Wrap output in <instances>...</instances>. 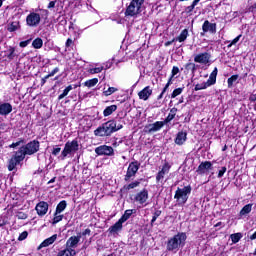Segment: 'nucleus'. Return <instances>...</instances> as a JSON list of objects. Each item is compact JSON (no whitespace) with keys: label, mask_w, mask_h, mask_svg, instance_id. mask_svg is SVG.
<instances>
[{"label":"nucleus","mask_w":256,"mask_h":256,"mask_svg":"<svg viewBox=\"0 0 256 256\" xmlns=\"http://www.w3.org/2000/svg\"><path fill=\"white\" fill-rule=\"evenodd\" d=\"M94 135L96 137H111L104 123L94 131Z\"/></svg>","instance_id":"obj_20"},{"label":"nucleus","mask_w":256,"mask_h":256,"mask_svg":"<svg viewBox=\"0 0 256 256\" xmlns=\"http://www.w3.org/2000/svg\"><path fill=\"white\" fill-rule=\"evenodd\" d=\"M21 143H23V140H20V141H18L16 143H12L9 147L11 149H15V147H19V145H21Z\"/></svg>","instance_id":"obj_53"},{"label":"nucleus","mask_w":256,"mask_h":256,"mask_svg":"<svg viewBox=\"0 0 256 256\" xmlns=\"http://www.w3.org/2000/svg\"><path fill=\"white\" fill-rule=\"evenodd\" d=\"M13 111V105L9 102H4L0 104V115L2 117H7Z\"/></svg>","instance_id":"obj_17"},{"label":"nucleus","mask_w":256,"mask_h":256,"mask_svg":"<svg viewBox=\"0 0 256 256\" xmlns=\"http://www.w3.org/2000/svg\"><path fill=\"white\" fill-rule=\"evenodd\" d=\"M18 217H19L20 219H25V218L27 217V215H26L25 213L20 212V213L18 214Z\"/></svg>","instance_id":"obj_60"},{"label":"nucleus","mask_w":256,"mask_h":256,"mask_svg":"<svg viewBox=\"0 0 256 256\" xmlns=\"http://www.w3.org/2000/svg\"><path fill=\"white\" fill-rule=\"evenodd\" d=\"M191 195V186H184L183 188H177L174 199L178 205H185Z\"/></svg>","instance_id":"obj_3"},{"label":"nucleus","mask_w":256,"mask_h":256,"mask_svg":"<svg viewBox=\"0 0 256 256\" xmlns=\"http://www.w3.org/2000/svg\"><path fill=\"white\" fill-rule=\"evenodd\" d=\"M151 95H153V89H151V86H146L138 93L139 99H142L143 101H147Z\"/></svg>","instance_id":"obj_22"},{"label":"nucleus","mask_w":256,"mask_h":256,"mask_svg":"<svg viewBox=\"0 0 256 256\" xmlns=\"http://www.w3.org/2000/svg\"><path fill=\"white\" fill-rule=\"evenodd\" d=\"M195 5L192 3V5L186 7V13H192L193 9H195Z\"/></svg>","instance_id":"obj_55"},{"label":"nucleus","mask_w":256,"mask_h":256,"mask_svg":"<svg viewBox=\"0 0 256 256\" xmlns=\"http://www.w3.org/2000/svg\"><path fill=\"white\" fill-rule=\"evenodd\" d=\"M95 153L98 155L111 156V155H113L114 150H113V147H111V146L102 145L95 149Z\"/></svg>","instance_id":"obj_13"},{"label":"nucleus","mask_w":256,"mask_h":256,"mask_svg":"<svg viewBox=\"0 0 256 256\" xmlns=\"http://www.w3.org/2000/svg\"><path fill=\"white\" fill-rule=\"evenodd\" d=\"M82 235H91V229L87 228L85 231L82 232Z\"/></svg>","instance_id":"obj_59"},{"label":"nucleus","mask_w":256,"mask_h":256,"mask_svg":"<svg viewBox=\"0 0 256 256\" xmlns=\"http://www.w3.org/2000/svg\"><path fill=\"white\" fill-rule=\"evenodd\" d=\"M31 43V39H28L26 41H22L19 43L20 47L24 48L27 47V45H29Z\"/></svg>","instance_id":"obj_49"},{"label":"nucleus","mask_w":256,"mask_h":256,"mask_svg":"<svg viewBox=\"0 0 256 256\" xmlns=\"http://www.w3.org/2000/svg\"><path fill=\"white\" fill-rule=\"evenodd\" d=\"M140 166H141V164H139V162H137V161L131 162L128 166L124 180L129 181V179H131V177H135V175H137V171H139Z\"/></svg>","instance_id":"obj_8"},{"label":"nucleus","mask_w":256,"mask_h":256,"mask_svg":"<svg viewBox=\"0 0 256 256\" xmlns=\"http://www.w3.org/2000/svg\"><path fill=\"white\" fill-rule=\"evenodd\" d=\"M143 3H145V0H132L125 11V16L135 17V15H139L145 9Z\"/></svg>","instance_id":"obj_2"},{"label":"nucleus","mask_w":256,"mask_h":256,"mask_svg":"<svg viewBox=\"0 0 256 256\" xmlns=\"http://www.w3.org/2000/svg\"><path fill=\"white\" fill-rule=\"evenodd\" d=\"M139 185H141V181L136 180V181H134V182H132L130 184L124 185L123 189L125 191H131V189H136V187H139Z\"/></svg>","instance_id":"obj_30"},{"label":"nucleus","mask_w":256,"mask_h":256,"mask_svg":"<svg viewBox=\"0 0 256 256\" xmlns=\"http://www.w3.org/2000/svg\"><path fill=\"white\" fill-rule=\"evenodd\" d=\"M186 241L187 234L185 232H179L178 234L174 235L172 238L168 240L167 251L177 253L179 249H183V247H185Z\"/></svg>","instance_id":"obj_1"},{"label":"nucleus","mask_w":256,"mask_h":256,"mask_svg":"<svg viewBox=\"0 0 256 256\" xmlns=\"http://www.w3.org/2000/svg\"><path fill=\"white\" fill-rule=\"evenodd\" d=\"M116 91H119V89L115 87H109L107 90L103 92V94L105 95V97H109V95H113V93H116Z\"/></svg>","instance_id":"obj_40"},{"label":"nucleus","mask_w":256,"mask_h":256,"mask_svg":"<svg viewBox=\"0 0 256 256\" xmlns=\"http://www.w3.org/2000/svg\"><path fill=\"white\" fill-rule=\"evenodd\" d=\"M159 215H161V211H156L153 215V218L151 220V223H155V221H157V217H159Z\"/></svg>","instance_id":"obj_50"},{"label":"nucleus","mask_w":256,"mask_h":256,"mask_svg":"<svg viewBox=\"0 0 256 256\" xmlns=\"http://www.w3.org/2000/svg\"><path fill=\"white\" fill-rule=\"evenodd\" d=\"M32 47H34V49H41V47H43V39H41V38H36V39L32 42Z\"/></svg>","instance_id":"obj_35"},{"label":"nucleus","mask_w":256,"mask_h":256,"mask_svg":"<svg viewBox=\"0 0 256 256\" xmlns=\"http://www.w3.org/2000/svg\"><path fill=\"white\" fill-rule=\"evenodd\" d=\"M7 29L10 33L19 31V29H21V23L19 21H14L8 25Z\"/></svg>","instance_id":"obj_26"},{"label":"nucleus","mask_w":256,"mask_h":256,"mask_svg":"<svg viewBox=\"0 0 256 256\" xmlns=\"http://www.w3.org/2000/svg\"><path fill=\"white\" fill-rule=\"evenodd\" d=\"M55 7H59V1L58 0H54L49 2L48 4V9H55Z\"/></svg>","instance_id":"obj_45"},{"label":"nucleus","mask_w":256,"mask_h":256,"mask_svg":"<svg viewBox=\"0 0 256 256\" xmlns=\"http://www.w3.org/2000/svg\"><path fill=\"white\" fill-rule=\"evenodd\" d=\"M202 31L204 33H217V24L206 20L202 25Z\"/></svg>","instance_id":"obj_16"},{"label":"nucleus","mask_w":256,"mask_h":256,"mask_svg":"<svg viewBox=\"0 0 256 256\" xmlns=\"http://www.w3.org/2000/svg\"><path fill=\"white\" fill-rule=\"evenodd\" d=\"M185 141H187V132H178L176 139H175V143L176 145H183V143H185Z\"/></svg>","instance_id":"obj_25"},{"label":"nucleus","mask_w":256,"mask_h":256,"mask_svg":"<svg viewBox=\"0 0 256 256\" xmlns=\"http://www.w3.org/2000/svg\"><path fill=\"white\" fill-rule=\"evenodd\" d=\"M8 51L9 53L7 54V57L10 61H13V59H15V49L10 47Z\"/></svg>","instance_id":"obj_44"},{"label":"nucleus","mask_w":256,"mask_h":256,"mask_svg":"<svg viewBox=\"0 0 256 256\" xmlns=\"http://www.w3.org/2000/svg\"><path fill=\"white\" fill-rule=\"evenodd\" d=\"M29 236V232L24 231L22 232L19 237H18V241H25V239Z\"/></svg>","instance_id":"obj_46"},{"label":"nucleus","mask_w":256,"mask_h":256,"mask_svg":"<svg viewBox=\"0 0 256 256\" xmlns=\"http://www.w3.org/2000/svg\"><path fill=\"white\" fill-rule=\"evenodd\" d=\"M101 71H103V66L96 67V68H90L88 70V73H90L91 75H95L97 73H101Z\"/></svg>","instance_id":"obj_42"},{"label":"nucleus","mask_w":256,"mask_h":256,"mask_svg":"<svg viewBox=\"0 0 256 256\" xmlns=\"http://www.w3.org/2000/svg\"><path fill=\"white\" fill-rule=\"evenodd\" d=\"M50 77H47V75L44 77V78H42V83L44 84V83H46L47 82V79H49Z\"/></svg>","instance_id":"obj_63"},{"label":"nucleus","mask_w":256,"mask_h":256,"mask_svg":"<svg viewBox=\"0 0 256 256\" xmlns=\"http://www.w3.org/2000/svg\"><path fill=\"white\" fill-rule=\"evenodd\" d=\"M136 203H139V205H145L147 203V199H149V192L147 190H142L135 196Z\"/></svg>","instance_id":"obj_12"},{"label":"nucleus","mask_w":256,"mask_h":256,"mask_svg":"<svg viewBox=\"0 0 256 256\" xmlns=\"http://www.w3.org/2000/svg\"><path fill=\"white\" fill-rule=\"evenodd\" d=\"M67 209V201L62 200L56 207L57 213H63V210Z\"/></svg>","instance_id":"obj_34"},{"label":"nucleus","mask_w":256,"mask_h":256,"mask_svg":"<svg viewBox=\"0 0 256 256\" xmlns=\"http://www.w3.org/2000/svg\"><path fill=\"white\" fill-rule=\"evenodd\" d=\"M225 173H227V167H222L219 172H218V178L221 179V177H223V175H225Z\"/></svg>","instance_id":"obj_47"},{"label":"nucleus","mask_w":256,"mask_h":256,"mask_svg":"<svg viewBox=\"0 0 256 256\" xmlns=\"http://www.w3.org/2000/svg\"><path fill=\"white\" fill-rule=\"evenodd\" d=\"M24 149L26 155H34V153H37L39 151V141H31L25 146H22Z\"/></svg>","instance_id":"obj_9"},{"label":"nucleus","mask_w":256,"mask_h":256,"mask_svg":"<svg viewBox=\"0 0 256 256\" xmlns=\"http://www.w3.org/2000/svg\"><path fill=\"white\" fill-rule=\"evenodd\" d=\"M59 221H63V215H61V213L55 212L53 223L56 224L59 223Z\"/></svg>","instance_id":"obj_43"},{"label":"nucleus","mask_w":256,"mask_h":256,"mask_svg":"<svg viewBox=\"0 0 256 256\" xmlns=\"http://www.w3.org/2000/svg\"><path fill=\"white\" fill-rule=\"evenodd\" d=\"M167 89H169V83H167L164 89L162 90V95H165V92L167 91Z\"/></svg>","instance_id":"obj_61"},{"label":"nucleus","mask_w":256,"mask_h":256,"mask_svg":"<svg viewBox=\"0 0 256 256\" xmlns=\"http://www.w3.org/2000/svg\"><path fill=\"white\" fill-rule=\"evenodd\" d=\"M199 1H201V0H194L192 3L194 4V6H196V7H197V5H198Z\"/></svg>","instance_id":"obj_64"},{"label":"nucleus","mask_w":256,"mask_h":256,"mask_svg":"<svg viewBox=\"0 0 256 256\" xmlns=\"http://www.w3.org/2000/svg\"><path fill=\"white\" fill-rule=\"evenodd\" d=\"M58 153H61V148L60 147L53 148L52 155L57 156Z\"/></svg>","instance_id":"obj_54"},{"label":"nucleus","mask_w":256,"mask_h":256,"mask_svg":"<svg viewBox=\"0 0 256 256\" xmlns=\"http://www.w3.org/2000/svg\"><path fill=\"white\" fill-rule=\"evenodd\" d=\"M186 69H191V71H195V63H188L186 64Z\"/></svg>","instance_id":"obj_52"},{"label":"nucleus","mask_w":256,"mask_h":256,"mask_svg":"<svg viewBox=\"0 0 256 256\" xmlns=\"http://www.w3.org/2000/svg\"><path fill=\"white\" fill-rule=\"evenodd\" d=\"M104 126H106V129L110 135L112 133H116V131L123 129V124H117V121L115 120H109L105 122Z\"/></svg>","instance_id":"obj_10"},{"label":"nucleus","mask_w":256,"mask_h":256,"mask_svg":"<svg viewBox=\"0 0 256 256\" xmlns=\"http://www.w3.org/2000/svg\"><path fill=\"white\" fill-rule=\"evenodd\" d=\"M237 79H239V75H232L230 78H228L227 83H228V87L229 89H231V87H233V84L235 83V81H237Z\"/></svg>","instance_id":"obj_38"},{"label":"nucleus","mask_w":256,"mask_h":256,"mask_svg":"<svg viewBox=\"0 0 256 256\" xmlns=\"http://www.w3.org/2000/svg\"><path fill=\"white\" fill-rule=\"evenodd\" d=\"M171 169V166H169V164H164L161 171L158 172L157 176H156V181L157 183L163 181V179H165V175L169 174V170Z\"/></svg>","instance_id":"obj_19"},{"label":"nucleus","mask_w":256,"mask_h":256,"mask_svg":"<svg viewBox=\"0 0 256 256\" xmlns=\"http://www.w3.org/2000/svg\"><path fill=\"white\" fill-rule=\"evenodd\" d=\"M73 45V40L71 38H68L66 41V47H71Z\"/></svg>","instance_id":"obj_58"},{"label":"nucleus","mask_w":256,"mask_h":256,"mask_svg":"<svg viewBox=\"0 0 256 256\" xmlns=\"http://www.w3.org/2000/svg\"><path fill=\"white\" fill-rule=\"evenodd\" d=\"M57 73H59V68H54L53 71H51L47 77H55V75H57Z\"/></svg>","instance_id":"obj_48"},{"label":"nucleus","mask_w":256,"mask_h":256,"mask_svg":"<svg viewBox=\"0 0 256 256\" xmlns=\"http://www.w3.org/2000/svg\"><path fill=\"white\" fill-rule=\"evenodd\" d=\"M26 155L27 153H25V149L21 147L9 162V165H8L9 171H13V169H15V167H17V165H19L20 162L23 161V159H25Z\"/></svg>","instance_id":"obj_6"},{"label":"nucleus","mask_w":256,"mask_h":256,"mask_svg":"<svg viewBox=\"0 0 256 256\" xmlns=\"http://www.w3.org/2000/svg\"><path fill=\"white\" fill-rule=\"evenodd\" d=\"M210 169H213V164L209 161H205L198 166L196 171L198 175H205Z\"/></svg>","instance_id":"obj_15"},{"label":"nucleus","mask_w":256,"mask_h":256,"mask_svg":"<svg viewBox=\"0 0 256 256\" xmlns=\"http://www.w3.org/2000/svg\"><path fill=\"white\" fill-rule=\"evenodd\" d=\"M251 241H254L256 239V231L250 236Z\"/></svg>","instance_id":"obj_62"},{"label":"nucleus","mask_w":256,"mask_h":256,"mask_svg":"<svg viewBox=\"0 0 256 256\" xmlns=\"http://www.w3.org/2000/svg\"><path fill=\"white\" fill-rule=\"evenodd\" d=\"M165 127V122L163 121H157L153 124H149L147 126L148 128V133H157V131H161Z\"/></svg>","instance_id":"obj_18"},{"label":"nucleus","mask_w":256,"mask_h":256,"mask_svg":"<svg viewBox=\"0 0 256 256\" xmlns=\"http://www.w3.org/2000/svg\"><path fill=\"white\" fill-rule=\"evenodd\" d=\"M77 151H79V142L77 140L68 141L61 152L60 159L64 161L68 155H73V153H77Z\"/></svg>","instance_id":"obj_5"},{"label":"nucleus","mask_w":256,"mask_h":256,"mask_svg":"<svg viewBox=\"0 0 256 256\" xmlns=\"http://www.w3.org/2000/svg\"><path fill=\"white\" fill-rule=\"evenodd\" d=\"M217 73H219V70L215 67L210 74L209 79L206 82L196 84L194 91H203L204 89H208V87L215 85L217 83Z\"/></svg>","instance_id":"obj_4"},{"label":"nucleus","mask_w":256,"mask_h":256,"mask_svg":"<svg viewBox=\"0 0 256 256\" xmlns=\"http://www.w3.org/2000/svg\"><path fill=\"white\" fill-rule=\"evenodd\" d=\"M79 241H81V236H71L66 242V247L68 249H76Z\"/></svg>","instance_id":"obj_21"},{"label":"nucleus","mask_w":256,"mask_h":256,"mask_svg":"<svg viewBox=\"0 0 256 256\" xmlns=\"http://www.w3.org/2000/svg\"><path fill=\"white\" fill-rule=\"evenodd\" d=\"M133 213H137L135 209H129L124 212L120 220L125 223V221H128L130 217L133 215Z\"/></svg>","instance_id":"obj_27"},{"label":"nucleus","mask_w":256,"mask_h":256,"mask_svg":"<svg viewBox=\"0 0 256 256\" xmlns=\"http://www.w3.org/2000/svg\"><path fill=\"white\" fill-rule=\"evenodd\" d=\"M117 111V105H110L106 107L103 111L104 117H109V115H113Z\"/></svg>","instance_id":"obj_28"},{"label":"nucleus","mask_w":256,"mask_h":256,"mask_svg":"<svg viewBox=\"0 0 256 256\" xmlns=\"http://www.w3.org/2000/svg\"><path fill=\"white\" fill-rule=\"evenodd\" d=\"M183 93V88H176L171 94V99H175V97H179Z\"/></svg>","instance_id":"obj_41"},{"label":"nucleus","mask_w":256,"mask_h":256,"mask_svg":"<svg viewBox=\"0 0 256 256\" xmlns=\"http://www.w3.org/2000/svg\"><path fill=\"white\" fill-rule=\"evenodd\" d=\"M241 37H242V35L240 34L236 38H234L232 41H228L227 42V43H229L227 46L228 49H231V47H233V45H237V43H239V41L241 40Z\"/></svg>","instance_id":"obj_39"},{"label":"nucleus","mask_w":256,"mask_h":256,"mask_svg":"<svg viewBox=\"0 0 256 256\" xmlns=\"http://www.w3.org/2000/svg\"><path fill=\"white\" fill-rule=\"evenodd\" d=\"M251 211H253V204H247L241 209L240 215L241 217H243V215H249Z\"/></svg>","instance_id":"obj_31"},{"label":"nucleus","mask_w":256,"mask_h":256,"mask_svg":"<svg viewBox=\"0 0 256 256\" xmlns=\"http://www.w3.org/2000/svg\"><path fill=\"white\" fill-rule=\"evenodd\" d=\"M189 37V30L184 29L180 35L176 38V41H179V43H183Z\"/></svg>","instance_id":"obj_32"},{"label":"nucleus","mask_w":256,"mask_h":256,"mask_svg":"<svg viewBox=\"0 0 256 256\" xmlns=\"http://www.w3.org/2000/svg\"><path fill=\"white\" fill-rule=\"evenodd\" d=\"M41 23V14L36 12H31L26 17V25L28 27H39Z\"/></svg>","instance_id":"obj_7"},{"label":"nucleus","mask_w":256,"mask_h":256,"mask_svg":"<svg viewBox=\"0 0 256 256\" xmlns=\"http://www.w3.org/2000/svg\"><path fill=\"white\" fill-rule=\"evenodd\" d=\"M98 83H99V79L93 78V79L86 81L84 83V85H85V87L91 88V87H95V85H97Z\"/></svg>","instance_id":"obj_36"},{"label":"nucleus","mask_w":256,"mask_h":256,"mask_svg":"<svg viewBox=\"0 0 256 256\" xmlns=\"http://www.w3.org/2000/svg\"><path fill=\"white\" fill-rule=\"evenodd\" d=\"M177 73H179V67L174 66L172 68V77H175V75H177Z\"/></svg>","instance_id":"obj_56"},{"label":"nucleus","mask_w":256,"mask_h":256,"mask_svg":"<svg viewBox=\"0 0 256 256\" xmlns=\"http://www.w3.org/2000/svg\"><path fill=\"white\" fill-rule=\"evenodd\" d=\"M57 241V234L52 235L51 237L45 239L38 247V249H43L44 247H49Z\"/></svg>","instance_id":"obj_23"},{"label":"nucleus","mask_w":256,"mask_h":256,"mask_svg":"<svg viewBox=\"0 0 256 256\" xmlns=\"http://www.w3.org/2000/svg\"><path fill=\"white\" fill-rule=\"evenodd\" d=\"M35 210L40 217H43V215H47V211H49V204L45 201L39 202L36 205Z\"/></svg>","instance_id":"obj_14"},{"label":"nucleus","mask_w":256,"mask_h":256,"mask_svg":"<svg viewBox=\"0 0 256 256\" xmlns=\"http://www.w3.org/2000/svg\"><path fill=\"white\" fill-rule=\"evenodd\" d=\"M241 237H243L241 233H235L230 235L232 243H239V241H241Z\"/></svg>","instance_id":"obj_37"},{"label":"nucleus","mask_w":256,"mask_h":256,"mask_svg":"<svg viewBox=\"0 0 256 256\" xmlns=\"http://www.w3.org/2000/svg\"><path fill=\"white\" fill-rule=\"evenodd\" d=\"M194 61L195 63H200L201 65H207L211 63V54L209 52L197 54L194 57Z\"/></svg>","instance_id":"obj_11"},{"label":"nucleus","mask_w":256,"mask_h":256,"mask_svg":"<svg viewBox=\"0 0 256 256\" xmlns=\"http://www.w3.org/2000/svg\"><path fill=\"white\" fill-rule=\"evenodd\" d=\"M4 225H7V218L1 216V218H0V227H4Z\"/></svg>","instance_id":"obj_51"},{"label":"nucleus","mask_w":256,"mask_h":256,"mask_svg":"<svg viewBox=\"0 0 256 256\" xmlns=\"http://www.w3.org/2000/svg\"><path fill=\"white\" fill-rule=\"evenodd\" d=\"M123 223L120 219L109 228V232L112 235H116L117 233H119V231H121L123 229Z\"/></svg>","instance_id":"obj_24"},{"label":"nucleus","mask_w":256,"mask_h":256,"mask_svg":"<svg viewBox=\"0 0 256 256\" xmlns=\"http://www.w3.org/2000/svg\"><path fill=\"white\" fill-rule=\"evenodd\" d=\"M176 115H177V108H172L170 110V113L168 114V116L164 120V125L166 123H171V121H173L175 119Z\"/></svg>","instance_id":"obj_29"},{"label":"nucleus","mask_w":256,"mask_h":256,"mask_svg":"<svg viewBox=\"0 0 256 256\" xmlns=\"http://www.w3.org/2000/svg\"><path fill=\"white\" fill-rule=\"evenodd\" d=\"M73 91V86L69 85L64 90L63 93L58 96V100L61 101V99H65L69 95V92Z\"/></svg>","instance_id":"obj_33"},{"label":"nucleus","mask_w":256,"mask_h":256,"mask_svg":"<svg viewBox=\"0 0 256 256\" xmlns=\"http://www.w3.org/2000/svg\"><path fill=\"white\" fill-rule=\"evenodd\" d=\"M249 101H251V103H255L256 101V94H251L249 97Z\"/></svg>","instance_id":"obj_57"}]
</instances>
